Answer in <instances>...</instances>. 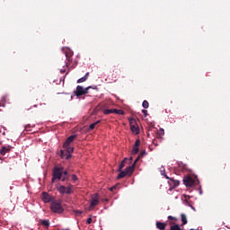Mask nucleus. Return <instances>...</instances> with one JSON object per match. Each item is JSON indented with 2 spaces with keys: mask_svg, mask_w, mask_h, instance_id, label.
I'll return each instance as SVG.
<instances>
[{
  "mask_svg": "<svg viewBox=\"0 0 230 230\" xmlns=\"http://www.w3.org/2000/svg\"><path fill=\"white\" fill-rule=\"evenodd\" d=\"M141 157H143V155H139L136 158V160H135L134 164H132V166H136V163H137V161H139V159H141Z\"/></svg>",
  "mask_w": 230,
  "mask_h": 230,
  "instance_id": "25",
  "label": "nucleus"
},
{
  "mask_svg": "<svg viewBox=\"0 0 230 230\" xmlns=\"http://www.w3.org/2000/svg\"><path fill=\"white\" fill-rule=\"evenodd\" d=\"M155 226H156V229L164 230V229H166V226L168 225L166 223H163L161 221H156Z\"/></svg>",
  "mask_w": 230,
  "mask_h": 230,
  "instance_id": "11",
  "label": "nucleus"
},
{
  "mask_svg": "<svg viewBox=\"0 0 230 230\" xmlns=\"http://www.w3.org/2000/svg\"><path fill=\"white\" fill-rule=\"evenodd\" d=\"M64 173V167H55L52 171V180L51 182L55 181H62V175Z\"/></svg>",
  "mask_w": 230,
  "mask_h": 230,
  "instance_id": "1",
  "label": "nucleus"
},
{
  "mask_svg": "<svg viewBox=\"0 0 230 230\" xmlns=\"http://www.w3.org/2000/svg\"><path fill=\"white\" fill-rule=\"evenodd\" d=\"M89 89H91V87L84 88V86L77 85L74 93L77 97L84 96V94L89 93Z\"/></svg>",
  "mask_w": 230,
  "mask_h": 230,
  "instance_id": "7",
  "label": "nucleus"
},
{
  "mask_svg": "<svg viewBox=\"0 0 230 230\" xmlns=\"http://www.w3.org/2000/svg\"><path fill=\"white\" fill-rule=\"evenodd\" d=\"M75 139H76V135H72L68 137L63 144V148L66 149L67 152H75V147L70 146L71 143H73Z\"/></svg>",
  "mask_w": 230,
  "mask_h": 230,
  "instance_id": "4",
  "label": "nucleus"
},
{
  "mask_svg": "<svg viewBox=\"0 0 230 230\" xmlns=\"http://www.w3.org/2000/svg\"><path fill=\"white\" fill-rule=\"evenodd\" d=\"M183 184L187 188H193V186H197V184H200L199 180H194L193 177L188 175L183 178Z\"/></svg>",
  "mask_w": 230,
  "mask_h": 230,
  "instance_id": "3",
  "label": "nucleus"
},
{
  "mask_svg": "<svg viewBox=\"0 0 230 230\" xmlns=\"http://www.w3.org/2000/svg\"><path fill=\"white\" fill-rule=\"evenodd\" d=\"M50 209L53 211V213H64V208L62 207V201L60 200H55L52 201L50 204Z\"/></svg>",
  "mask_w": 230,
  "mask_h": 230,
  "instance_id": "2",
  "label": "nucleus"
},
{
  "mask_svg": "<svg viewBox=\"0 0 230 230\" xmlns=\"http://www.w3.org/2000/svg\"><path fill=\"white\" fill-rule=\"evenodd\" d=\"M12 150V146H3L0 150L1 155H6Z\"/></svg>",
  "mask_w": 230,
  "mask_h": 230,
  "instance_id": "13",
  "label": "nucleus"
},
{
  "mask_svg": "<svg viewBox=\"0 0 230 230\" xmlns=\"http://www.w3.org/2000/svg\"><path fill=\"white\" fill-rule=\"evenodd\" d=\"M115 114H119V116H124L125 115V111H123V110H117V109H115Z\"/></svg>",
  "mask_w": 230,
  "mask_h": 230,
  "instance_id": "22",
  "label": "nucleus"
},
{
  "mask_svg": "<svg viewBox=\"0 0 230 230\" xmlns=\"http://www.w3.org/2000/svg\"><path fill=\"white\" fill-rule=\"evenodd\" d=\"M61 181L62 182H66V181H69V172H67V171H64V169Z\"/></svg>",
  "mask_w": 230,
  "mask_h": 230,
  "instance_id": "14",
  "label": "nucleus"
},
{
  "mask_svg": "<svg viewBox=\"0 0 230 230\" xmlns=\"http://www.w3.org/2000/svg\"><path fill=\"white\" fill-rule=\"evenodd\" d=\"M67 230V229H66Z\"/></svg>",
  "mask_w": 230,
  "mask_h": 230,
  "instance_id": "42",
  "label": "nucleus"
},
{
  "mask_svg": "<svg viewBox=\"0 0 230 230\" xmlns=\"http://www.w3.org/2000/svg\"><path fill=\"white\" fill-rule=\"evenodd\" d=\"M86 224H93V217H88L86 220Z\"/></svg>",
  "mask_w": 230,
  "mask_h": 230,
  "instance_id": "30",
  "label": "nucleus"
},
{
  "mask_svg": "<svg viewBox=\"0 0 230 230\" xmlns=\"http://www.w3.org/2000/svg\"><path fill=\"white\" fill-rule=\"evenodd\" d=\"M30 128H31L30 124H28V125L25 126V130H30Z\"/></svg>",
  "mask_w": 230,
  "mask_h": 230,
  "instance_id": "32",
  "label": "nucleus"
},
{
  "mask_svg": "<svg viewBox=\"0 0 230 230\" xmlns=\"http://www.w3.org/2000/svg\"><path fill=\"white\" fill-rule=\"evenodd\" d=\"M72 181L73 182H76V181H78V177L76 176V174H72Z\"/></svg>",
  "mask_w": 230,
  "mask_h": 230,
  "instance_id": "28",
  "label": "nucleus"
},
{
  "mask_svg": "<svg viewBox=\"0 0 230 230\" xmlns=\"http://www.w3.org/2000/svg\"><path fill=\"white\" fill-rule=\"evenodd\" d=\"M133 172H134V165L128 166L125 169V171H122V172L120 171L117 179H123L127 177V175H132Z\"/></svg>",
  "mask_w": 230,
  "mask_h": 230,
  "instance_id": "6",
  "label": "nucleus"
},
{
  "mask_svg": "<svg viewBox=\"0 0 230 230\" xmlns=\"http://www.w3.org/2000/svg\"><path fill=\"white\" fill-rule=\"evenodd\" d=\"M168 220H173L174 222H177V220H179V219L175 217L168 216Z\"/></svg>",
  "mask_w": 230,
  "mask_h": 230,
  "instance_id": "27",
  "label": "nucleus"
},
{
  "mask_svg": "<svg viewBox=\"0 0 230 230\" xmlns=\"http://www.w3.org/2000/svg\"><path fill=\"white\" fill-rule=\"evenodd\" d=\"M61 73H66V70H61Z\"/></svg>",
  "mask_w": 230,
  "mask_h": 230,
  "instance_id": "39",
  "label": "nucleus"
},
{
  "mask_svg": "<svg viewBox=\"0 0 230 230\" xmlns=\"http://www.w3.org/2000/svg\"><path fill=\"white\" fill-rule=\"evenodd\" d=\"M58 191H59L61 195H71V193H73V185L70 184L68 187L60 185L58 187Z\"/></svg>",
  "mask_w": 230,
  "mask_h": 230,
  "instance_id": "5",
  "label": "nucleus"
},
{
  "mask_svg": "<svg viewBox=\"0 0 230 230\" xmlns=\"http://www.w3.org/2000/svg\"><path fill=\"white\" fill-rule=\"evenodd\" d=\"M164 177H165L166 179H170V177H168L167 175H164Z\"/></svg>",
  "mask_w": 230,
  "mask_h": 230,
  "instance_id": "38",
  "label": "nucleus"
},
{
  "mask_svg": "<svg viewBox=\"0 0 230 230\" xmlns=\"http://www.w3.org/2000/svg\"><path fill=\"white\" fill-rule=\"evenodd\" d=\"M118 186H119V184H116L115 186L110 188V191H116V190H118Z\"/></svg>",
  "mask_w": 230,
  "mask_h": 230,
  "instance_id": "26",
  "label": "nucleus"
},
{
  "mask_svg": "<svg viewBox=\"0 0 230 230\" xmlns=\"http://www.w3.org/2000/svg\"><path fill=\"white\" fill-rule=\"evenodd\" d=\"M146 155V151H143V152L140 154V155H142V157H143V155Z\"/></svg>",
  "mask_w": 230,
  "mask_h": 230,
  "instance_id": "33",
  "label": "nucleus"
},
{
  "mask_svg": "<svg viewBox=\"0 0 230 230\" xmlns=\"http://www.w3.org/2000/svg\"><path fill=\"white\" fill-rule=\"evenodd\" d=\"M142 112L144 113V116H148V111L146 110H142Z\"/></svg>",
  "mask_w": 230,
  "mask_h": 230,
  "instance_id": "31",
  "label": "nucleus"
},
{
  "mask_svg": "<svg viewBox=\"0 0 230 230\" xmlns=\"http://www.w3.org/2000/svg\"><path fill=\"white\" fill-rule=\"evenodd\" d=\"M2 100H4H4H6V96H4V97L2 98Z\"/></svg>",
  "mask_w": 230,
  "mask_h": 230,
  "instance_id": "37",
  "label": "nucleus"
},
{
  "mask_svg": "<svg viewBox=\"0 0 230 230\" xmlns=\"http://www.w3.org/2000/svg\"><path fill=\"white\" fill-rule=\"evenodd\" d=\"M42 200L45 202V204H48V202H51V196L48 194V192H43L42 193Z\"/></svg>",
  "mask_w": 230,
  "mask_h": 230,
  "instance_id": "10",
  "label": "nucleus"
},
{
  "mask_svg": "<svg viewBox=\"0 0 230 230\" xmlns=\"http://www.w3.org/2000/svg\"><path fill=\"white\" fill-rule=\"evenodd\" d=\"M74 151H67V149H61L60 151V157L61 159H71Z\"/></svg>",
  "mask_w": 230,
  "mask_h": 230,
  "instance_id": "9",
  "label": "nucleus"
},
{
  "mask_svg": "<svg viewBox=\"0 0 230 230\" xmlns=\"http://www.w3.org/2000/svg\"><path fill=\"white\" fill-rule=\"evenodd\" d=\"M105 201H106V202H109V199H105Z\"/></svg>",
  "mask_w": 230,
  "mask_h": 230,
  "instance_id": "40",
  "label": "nucleus"
},
{
  "mask_svg": "<svg viewBox=\"0 0 230 230\" xmlns=\"http://www.w3.org/2000/svg\"><path fill=\"white\" fill-rule=\"evenodd\" d=\"M127 161H128V158H125L119 164V172H121L123 170V168H125V164L127 163Z\"/></svg>",
  "mask_w": 230,
  "mask_h": 230,
  "instance_id": "16",
  "label": "nucleus"
},
{
  "mask_svg": "<svg viewBox=\"0 0 230 230\" xmlns=\"http://www.w3.org/2000/svg\"><path fill=\"white\" fill-rule=\"evenodd\" d=\"M99 123H101V120H97L96 122L91 124L88 128V130H94V128H96V125H98Z\"/></svg>",
  "mask_w": 230,
  "mask_h": 230,
  "instance_id": "17",
  "label": "nucleus"
},
{
  "mask_svg": "<svg viewBox=\"0 0 230 230\" xmlns=\"http://www.w3.org/2000/svg\"><path fill=\"white\" fill-rule=\"evenodd\" d=\"M192 208V209H195V208L194 207H191Z\"/></svg>",
  "mask_w": 230,
  "mask_h": 230,
  "instance_id": "41",
  "label": "nucleus"
},
{
  "mask_svg": "<svg viewBox=\"0 0 230 230\" xmlns=\"http://www.w3.org/2000/svg\"><path fill=\"white\" fill-rule=\"evenodd\" d=\"M133 159V157H129V163H132Z\"/></svg>",
  "mask_w": 230,
  "mask_h": 230,
  "instance_id": "36",
  "label": "nucleus"
},
{
  "mask_svg": "<svg viewBox=\"0 0 230 230\" xmlns=\"http://www.w3.org/2000/svg\"><path fill=\"white\" fill-rule=\"evenodd\" d=\"M87 81V76H83L80 79L77 80V84H82L84 82Z\"/></svg>",
  "mask_w": 230,
  "mask_h": 230,
  "instance_id": "23",
  "label": "nucleus"
},
{
  "mask_svg": "<svg viewBox=\"0 0 230 230\" xmlns=\"http://www.w3.org/2000/svg\"><path fill=\"white\" fill-rule=\"evenodd\" d=\"M181 218L182 226H186V224H188V217L185 216V214H181Z\"/></svg>",
  "mask_w": 230,
  "mask_h": 230,
  "instance_id": "18",
  "label": "nucleus"
},
{
  "mask_svg": "<svg viewBox=\"0 0 230 230\" xmlns=\"http://www.w3.org/2000/svg\"><path fill=\"white\" fill-rule=\"evenodd\" d=\"M138 152H139V147L137 146H134L131 151L132 155H136V154H137Z\"/></svg>",
  "mask_w": 230,
  "mask_h": 230,
  "instance_id": "20",
  "label": "nucleus"
},
{
  "mask_svg": "<svg viewBox=\"0 0 230 230\" xmlns=\"http://www.w3.org/2000/svg\"><path fill=\"white\" fill-rule=\"evenodd\" d=\"M41 226H44L45 227H49V220H42L41 221Z\"/></svg>",
  "mask_w": 230,
  "mask_h": 230,
  "instance_id": "21",
  "label": "nucleus"
},
{
  "mask_svg": "<svg viewBox=\"0 0 230 230\" xmlns=\"http://www.w3.org/2000/svg\"><path fill=\"white\" fill-rule=\"evenodd\" d=\"M115 110H116V109L104 110V111H103V114H105V115L115 114Z\"/></svg>",
  "mask_w": 230,
  "mask_h": 230,
  "instance_id": "19",
  "label": "nucleus"
},
{
  "mask_svg": "<svg viewBox=\"0 0 230 230\" xmlns=\"http://www.w3.org/2000/svg\"><path fill=\"white\" fill-rule=\"evenodd\" d=\"M142 107H144V109H148V107H150V104L148 103V101H144L142 102Z\"/></svg>",
  "mask_w": 230,
  "mask_h": 230,
  "instance_id": "24",
  "label": "nucleus"
},
{
  "mask_svg": "<svg viewBox=\"0 0 230 230\" xmlns=\"http://www.w3.org/2000/svg\"><path fill=\"white\" fill-rule=\"evenodd\" d=\"M76 214H77V215H82V211L77 210V211H76Z\"/></svg>",
  "mask_w": 230,
  "mask_h": 230,
  "instance_id": "35",
  "label": "nucleus"
},
{
  "mask_svg": "<svg viewBox=\"0 0 230 230\" xmlns=\"http://www.w3.org/2000/svg\"><path fill=\"white\" fill-rule=\"evenodd\" d=\"M84 76H86V80H87L89 78V72H87Z\"/></svg>",
  "mask_w": 230,
  "mask_h": 230,
  "instance_id": "34",
  "label": "nucleus"
},
{
  "mask_svg": "<svg viewBox=\"0 0 230 230\" xmlns=\"http://www.w3.org/2000/svg\"><path fill=\"white\" fill-rule=\"evenodd\" d=\"M130 128H131V132H133V134H139V128H137V126L136 125H130Z\"/></svg>",
  "mask_w": 230,
  "mask_h": 230,
  "instance_id": "15",
  "label": "nucleus"
},
{
  "mask_svg": "<svg viewBox=\"0 0 230 230\" xmlns=\"http://www.w3.org/2000/svg\"><path fill=\"white\" fill-rule=\"evenodd\" d=\"M139 145H141V140L137 139L136 142H135L134 146H138L139 147Z\"/></svg>",
  "mask_w": 230,
  "mask_h": 230,
  "instance_id": "29",
  "label": "nucleus"
},
{
  "mask_svg": "<svg viewBox=\"0 0 230 230\" xmlns=\"http://www.w3.org/2000/svg\"><path fill=\"white\" fill-rule=\"evenodd\" d=\"M100 204V196L98 194L92 195V199L90 202V209H94L96 206Z\"/></svg>",
  "mask_w": 230,
  "mask_h": 230,
  "instance_id": "8",
  "label": "nucleus"
},
{
  "mask_svg": "<svg viewBox=\"0 0 230 230\" xmlns=\"http://www.w3.org/2000/svg\"><path fill=\"white\" fill-rule=\"evenodd\" d=\"M73 57V52L71 50L66 51V58L67 62L66 63V66H69V62H72L73 59L71 58Z\"/></svg>",
  "mask_w": 230,
  "mask_h": 230,
  "instance_id": "12",
  "label": "nucleus"
}]
</instances>
